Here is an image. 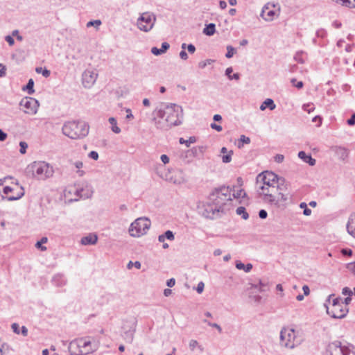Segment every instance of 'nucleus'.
<instances>
[{
    "label": "nucleus",
    "instance_id": "c03bdc74",
    "mask_svg": "<svg viewBox=\"0 0 355 355\" xmlns=\"http://www.w3.org/2000/svg\"><path fill=\"white\" fill-rule=\"evenodd\" d=\"M101 24V20H99V19H96V20H93V21H89V22L87 24V27H89V26H95V27H98V26H99Z\"/></svg>",
    "mask_w": 355,
    "mask_h": 355
},
{
    "label": "nucleus",
    "instance_id": "79ce46f5",
    "mask_svg": "<svg viewBox=\"0 0 355 355\" xmlns=\"http://www.w3.org/2000/svg\"><path fill=\"white\" fill-rule=\"evenodd\" d=\"M233 154V151L230 150L228 154L224 155L222 157V161L224 163H230L232 160V155Z\"/></svg>",
    "mask_w": 355,
    "mask_h": 355
},
{
    "label": "nucleus",
    "instance_id": "c85d7f7f",
    "mask_svg": "<svg viewBox=\"0 0 355 355\" xmlns=\"http://www.w3.org/2000/svg\"><path fill=\"white\" fill-rule=\"evenodd\" d=\"M34 81L32 78L29 79L26 86L22 87V90L27 91L28 94H33L34 93Z\"/></svg>",
    "mask_w": 355,
    "mask_h": 355
},
{
    "label": "nucleus",
    "instance_id": "6e6552de",
    "mask_svg": "<svg viewBox=\"0 0 355 355\" xmlns=\"http://www.w3.org/2000/svg\"><path fill=\"white\" fill-rule=\"evenodd\" d=\"M69 349L72 355L89 354L94 351V349L91 347V342L84 339H80L78 342H71Z\"/></svg>",
    "mask_w": 355,
    "mask_h": 355
},
{
    "label": "nucleus",
    "instance_id": "ea45409f",
    "mask_svg": "<svg viewBox=\"0 0 355 355\" xmlns=\"http://www.w3.org/2000/svg\"><path fill=\"white\" fill-rule=\"evenodd\" d=\"M214 62V60H211V59H207V60H205V61H201L198 63V67L200 69H204L206 67V66L207 64H210L213 63Z\"/></svg>",
    "mask_w": 355,
    "mask_h": 355
},
{
    "label": "nucleus",
    "instance_id": "49530a36",
    "mask_svg": "<svg viewBox=\"0 0 355 355\" xmlns=\"http://www.w3.org/2000/svg\"><path fill=\"white\" fill-rule=\"evenodd\" d=\"M343 304L340 297L334 298L332 300V307Z\"/></svg>",
    "mask_w": 355,
    "mask_h": 355
},
{
    "label": "nucleus",
    "instance_id": "680f3d73",
    "mask_svg": "<svg viewBox=\"0 0 355 355\" xmlns=\"http://www.w3.org/2000/svg\"><path fill=\"white\" fill-rule=\"evenodd\" d=\"M169 44L168 42H164L162 44L161 51L164 53L169 49Z\"/></svg>",
    "mask_w": 355,
    "mask_h": 355
},
{
    "label": "nucleus",
    "instance_id": "cd10ccee",
    "mask_svg": "<svg viewBox=\"0 0 355 355\" xmlns=\"http://www.w3.org/2000/svg\"><path fill=\"white\" fill-rule=\"evenodd\" d=\"M236 268L239 270H243L245 272H249L252 268V265L251 263H248L245 265L241 261H236Z\"/></svg>",
    "mask_w": 355,
    "mask_h": 355
},
{
    "label": "nucleus",
    "instance_id": "774afa93",
    "mask_svg": "<svg viewBox=\"0 0 355 355\" xmlns=\"http://www.w3.org/2000/svg\"><path fill=\"white\" fill-rule=\"evenodd\" d=\"M347 123L349 125H353L355 124V113L352 115L351 118L347 120Z\"/></svg>",
    "mask_w": 355,
    "mask_h": 355
},
{
    "label": "nucleus",
    "instance_id": "4c0bfd02",
    "mask_svg": "<svg viewBox=\"0 0 355 355\" xmlns=\"http://www.w3.org/2000/svg\"><path fill=\"white\" fill-rule=\"evenodd\" d=\"M246 193L243 189H239L236 191H234L232 194L233 197L234 198H244L245 196Z\"/></svg>",
    "mask_w": 355,
    "mask_h": 355
},
{
    "label": "nucleus",
    "instance_id": "412c9836",
    "mask_svg": "<svg viewBox=\"0 0 355 355\" xmlns=\"http://www.w3.org/2000/svg\"><path fill=\"white\" fill-rule=\"evenodd\" d=\"M98 241V236L94 234H89L86 236H83L80 240V243L83 245H94Z\"/></svg>",
    "mask_w": 355,
    "mask_h": 355
},
{
    "label": "nucleus",
    "instance_id": "e2e57ef3",
    "mask_svg": "<svg viewBox=\"0 0 355 355\" xmlns=\"http://www.w3.org/2000/svg\"><path fill=\"white\" fill-rule=\"evenodd\" d=\"M208 325L213 328H216L218 331L219 333L222 332V328L217 323L208 322Z\"/></svg>",
    "mask_w": 355,
    "mask_h": 355
},
{
    "label": "nucleus",
    "instance_id": "a878e982",
    "mask_svg": "<svg viewBox=\"0 0 355 355\" xmlns=\"http://www.w3.org/2000/svg\"><path fill=\"white\" fill-rule=\"evenodd\" d=\"M166 239L169 241L174 240L175 236L172 231L167 230L164 234H161L158 236V241L161 243H164Z\"/></svg>",
    "mask_w": 355,
    "mask_h": 355
},
{
    "label": "nucleus",
    "instance_id": "f3484780",
    "mask_svg": "<svg viewBox=\"0 0 355 355\" xmlns=\"http://www.w3.org/2000/svg\"><path fill=\"white\" fill-rule=\"evenodd\" d=\"M329 355H345L346 347H342L340 342H334L329 345Z\"/></svg>",
    "mask_w": 355,
    "mask_h": 355
},
{
    "label": "nucleus",
    "instance_id": "72a5a7b5",
    "mask_svg": "<svg viewBox=\"0 0 355 355\" xmlns=\"http://www.w3.org/2000/svg\"><path fill=\"white\" fill-rule=\"evenodd\" d=\"M181 144H184L187 147H189L191 144H193L196 141V139L195 137H190L189 139H184V138H180L179 140Z\"/></svg>",
    "mask_w": 355,
    "mask_h": 355
},
{
    "label": "nucleus",
    "instance_id": "a211bd4d",
    "mask_svg": "<svg viewBox=\"0 0 355 355\" xmlns=\"http://www.w3.org/2000/svg\"><path fill=\"white\" fill-rule=\"evenodd\" d=\"M330 150L341 160H345L348 157V150L345 147L334 146Z\"/></svg>",
    "mask_w": 355,
    "mask_h": 355
},
{
    "label": "nucleus",
    "instance_id": "ddd939ff",
    "mask_svg": "<svg viewBox=\"0 0 355 355\" xmlns=\"http://www.w3.org/2000/svg\"><path fill=\"white\" fill-rule=\"evenodd\" d=\"M327 307V313L333 318L341 319L346 316L348 313V308L343 304L331 307V310L329 309L328 306L324 304Z\"/></svg>",
    "mask_w": 355,
    "mask_h": 355
},
{
    "label": "nucleus",
    "instance_id": "bf43d9fd",
    "mask_svg": "<svg viewBox=\"0 0 355 355\" xmlns=\"http://www.w3.org/2000/svg\"><path fill=\"white\" fill-rule=\"evenodd\" d=\"M5 40L8 43L10 46H12L15 44V40L11 35H7L5 37Z\"/></svg>",
    "mask_w": 355,
    "mask_h": 355
},
{
    "label": "nucleus",
    "instance_id": "58836bf2",
    "mask_svg": "<svg viewBox=\"0 0 355 355\" xmlns=\"http://www.w3.org/2000/svg\"><path fill=\"white\" fill-rule=\"evenodd\" d=\"M227 52L225 54V57L227 58H232L235 53V49L233 46L228 45L227 46Z\"/></svg>",
    "mask_w": 355,
    "mask_h": 355
},
{
    "label": "nucleus",
    "instance_id": "6e6d98bb",
    "mask_svg": "<svg viewBox=\"0 0 355 355\" xmlns=\"http://www.w3.org/2000/svg\"><path fill=\"white\" fill-rule=\"evenodd\" d=\"M6 74V67L0 63V78L4 77Z\"/></svg>",
    "mask_w": 355,
    "mask_h": 355
},
{
    "label": "nucleus",
    "instance_id": "9b49d317",
    "mask_svg": "<svg viewBox=\"0 0 355 355\" xmlns=\"http://www.w3.org/2000/svg\"><path fill=\"white\" fill-rule=\"evenodd\" d=\"M19 105L24 108L26 114L33 115L37 112L39 102L34 98L25 97L21 100Z\"/></svg>",
    "mask_w": 355,
    "mask_h": 355
},
{
    "label": "nucleus",
    "instance_id": "864d4df0",
    "mask_svg": "<svg viewBox=\"0 0 355 355\" xmlns=\"http://www.w3.org/2000/svg\"><path fill=\"white\" fill-rule=\"evenodd\" d=\"M284 156L281 154H277L274 157L275 162L277 163H282L284 161Z\"/></svg>",
    "mask_w": 355,
    "mask_h": 355
},
{
    "label": "nucleus",
    "instance_id": "4468645a",
    "mask_svg": "<svg viewBox=\"0 0 355 355\" xmlns=\"http://www.w3.org/2000/svg\"><path fill=\"white\" fill-rule=\"evenodd\" d=\"M288 184L284 178H279L277 180L275 184L276 188L278 189L277 194L280 196L279 201L286 202L288 199V194L285 193L288 191Z\"/></svg>",
    "mask_w": 355,
    "mask_h": 355
},
{
    "label": "nucleus",
    "instance_id": "39448f33",
    "mask_svg": "<svg viewBox=\"0 0 355 355\" xmlns=\"http://www.w3.org/2000/svg\"><path fill=\"white\" fill-rule=\"evenodd\" d=\"M33 174L40 180H46L53 176L54 171L52 166L44 162H34L32 164Z\"/></svg>",
    "mask_w": 355,
    "mask_h": 355
},
{
    "label": "nucleus",
    "instance_id": "f03ea898",
    "mask_svg": "<svg viewBox=\"0 0 355 355\" xmlns=\"http://www.w3.org/2000/svg\"><path fill=\"white\" fill-rule=\"evenodd\" d=\"M89 125L85 121H72L64 123L62 133L72 139H80L85 137L89 133Z\"/></svg>",
    "mask_w": 355,
    "mask_h": 355
},
{
    "label": "nucleus",
    "instance_id": "5fc2aeb1",
    "mask_svg": "<svg viewBox=\"0 0 355 355\" xmlns=\"http://www.w3.org/2000/svg\"><path fill=\"white\" fill-rule=\"evenodd\" d=\"M151 53L155 55H162V53H164L163 52L161 51V49H158L157 47H153L151 49Z\"/></svg>",
    "mask_w": 355,
    "mask_h": 355
},
{
    "label": "nucleus",
    "instance_id": "20e7f679",
    "mask_svg": "<svg viewBox=\"0 0 355 355\" xmlns=\"http://www.w3.org/2000/svg\"><path fill=\"white\" fill-rule=\"evenodd\" d=\"M150 227V220L148 218L146 217L139 218L131 223L129 232L132 236L139 237L146 234Z\"/></svg>",
    "mask_w": 355,
    "mask_h": 355
},
{
    "label": "nucleus",
    "instance_id": "f257e3e1",
    "mask_svg": "<svg viewBox=\"0 0 355 355\" xmlns=\"http://www.w3.org/2000/svg\"><path fill=\"white\" fill-rule=\"evenodd\" d=\"M159 119L165 118L171 127L182 124L184 117L183 109L180 105L171 104L166 105L164 110L159 109L155 111Z\"/></svg>",
    "mask_w": 355,
    "mask_h": 355
},
{
    "label": "nucleus",
    "instance_id": "c756f323",
    "mask_svg": "<svg viewBox=\"0 0 355 355\" xmlns=\"http://www.w3.org/2000/svg\"><path fill=\"white\" fill-rule=\"evenodd\" d=\"M189 346L190 350L192 352L194 351L196 347H198L200 352H202L204 351V347L202 345H199L198 342L196 340H191L189 341Z\"/></svg>",
    "mask_w": 355,
    "mask_h": 355
},
{
    "label": "nucleus",
    "instance_id": "de8ad7c7",
    "mask_svg": "<svg viewBox=\"0 0 355 355\" xmlns=\"http://www.w3.org/2000/svg\"><path fill=\"white\" fill-rule=\"evenodd\" d=\"M342 294L344 295H348L347 297H351L353 294V292L349 288L345 287L343 288Z\"/></svg>",
    "mask_w": 355,
    "mask_h": 355
},
{
    "label": "nucleus",
    "instance_id": "37998d69",
    "mask_svg": "<svg viewBox=\"0 0 355 355\" xmlns=\"http://www.w3.org/2000/svg\"><path fill=\"white\" fill-rule=\"evenodd\" d=\"M19 146H20V150H19L20 153L25 154L26 152V149L28 148L27 143L25 141H20Z\"/></svg>",
    "mask_w": 355,
    "mask_h": 355
},
{
    "label": "nucleus",
    "instance_id": "13d9d810",
    "mask_svg": "<svg viewBox=\"0 0 355 355\" xmlns=\"http://www.w3.org/2000/svg\"><path fill=\"white\" fill-rule=\"evenodd\" d=\"M259 216L261 219H265L268 216V213H267V211L265 209H261L259 211Z\"/></svg>",
    "mask_w": 355,
    "mask_h": 355
},
{
    "label": "nucleus",
    "instance_id": "6ab92c4d",
    "mask_svg": "<svg viewBox=\"0 0 355 355\" xmlns=\"http://www.w3.org/2000/svg\"><path fill=\"white\" fill-rule=\"evenodd\" d=\"M276 12L273 10L270 9V4L265 5L261 10V17L267 21H272Z\"/></svg>",
    "mask_w": 355,
    "mask_h": 355
},
{
    "label": "nucleus",
    "instance_id": "7c9ffc66",
    "mask_svg": "<svg viewBox=\"0 0 355 355\" xmlns=\"http://www.w3.org/2000/svg\"><path fill=\"white\" fill-rule=\"evenodd\" d=\"M236 213L241 216L242 218L244 220H247L249 218V214L244 207H239L236 210Z\"/></svg>",
    "mask_w": 355,
    "mask_h": 355
},
{
    "label": "nucleus",
    "instance_id": "4d7b16f0",
    "mask_svg": "<svg viewBox=\"0 0 355 355\" xmlns=\"http://www.w3.org/2000/svg\"><path fill=\"white\" fill-rule=\"evenodd\" d=\"M239 141L242 142L243 144H250V139L248 137H245V135H241L240 137Z\"/></svg>",
    "mask_w": 355,
    "mask_h": 355
},
{
    "label": "nucleus",
    "instance_id": "09e8293b",
    "mask_svg": "<svg viewBox=\"0 0 355 355\" xmlns=\"http://www.w3.org/2000/svg\"><path fill=\"white\" fill-rule=\"evenodd\" d=\"M303 109H304V110L310 113L311 112H312L314 110V107H313V104H304L303 105Z\"/></svg>",
    "mask_w": 355,
    "mask_h": 355
},
{
    "label": "nucleus",
    "instance_id": "3c124183",
    "mask_svg": "<svg viewBox=\"0 0 355 355\" xmlns=\"http://www.w3.org/2000/svg\"><path fill=\"white\" fill-rule=\"evenodd\" d=\"M347 268L355 275V261L347 265Z\"/></svg>",
    "mask_w": 355,
    "mask_h": 355
},
{
    "label": "nucleus",
    "instance_id": "b1692460",
    "mask_svg": "<svg viewBox=\"0 0 355 355\" xmlns=\"http://www.w3.org/2000/svg\"><path fill=\"white\" fill-rule=\"evenodd\" d=\"M266 107L269 108L270 110H273L275 109L276 105L275 104L272 99H271V98L266 99L261 105L260 110L263 111V110H266Z\"/></svg>",
    "mask_w": 355,
    "mask_h": 355
},
{
    "label": "nucleus",
    "instance_id": "338daca9",
    "mask_svg": "<svg viewBox=\"0 0 355 355\" xmlns=\"http://www.w3.org/2000/svg\"><path fill=\"white\" fill-rule=\"evenodd\" d=\"M180 57L181 59H182L184 60H187L188 59V54L186 52V51L182 50L180 52Z\"/></svg>",
    "mask_w": 355,
    "mask_h": 355
},
{
    "label": "nucleus",
    "instance_id": "bb28decb",
    "mask_svg": "<svg viewBox=\"0 0 355 355\" xmlns=\"http://www.w3.org/2000/svg\"><path fill=\"white\" fill-rule=\"evenodd\" d=\"M216 26L213 23H210L204 28L203 33L207 36H211L215 33Z\"/></svg>",
    "mask_w": 355,
    "mask_h": 355
},
{
    "label": "nucleus",
    "instance_id": "393cba45",
    "mask_svg": "<svg viewBox=\"0 0 355 355\" xmlns=\"http://www.w3.org/2000/svg\"><path fill=\"white\" fill-rule=\"evenodd\" d=\"M161 119H157L156 117L153 118L155 125L157 129L168 130L171 128V125H169L168 123H167L166 121H162Z\"/></svg>",
    "mask_w": 355,
    "mask_h": 355
},
{
    "label": "nucleus",
    "instance_id": "052dcab7",
    "mask_svg": "<svg viewBox=\"0 0 355 355\" xmlns=\"http://www.w3.org/2000/svg\"><path fill=\"white\" fill-rule=\"evenodd\" d=\"M204 287H205V284L202 282H200L198 284V286H197V288H196V291L198 293H201L203 290H204Z\"/></svg>",
    "mask_w": 355,
    "mask_h": 355
},
{
    "label": "nucleus",
    "instance_id": "a18cd8bd",
    "mask_svg": "<svg viewBox=\"0 0 355 355\" xmlns=\"http://www.w3.org/2000/svg\"><path fill=\"white\" fill-rule=\"evenodd\" d=\"M302 52H297V53L295 55V56H294V60H295L296 62H299V63H301V64H302V63H304V61L303 58H302Z\"/></svg>",
    "mask_w": 355,
    "mask_h": 355
},
{
    "label": "nucleus",
    "instance_id": "69168bd1",
    "mask_svg": "<svg viewBox=\"0 0 355 355\" xmlns=\"http://www.w3.org/2000/svg\"><path fill=\"white\" fill-rule=\"evenodd\" d=\"M12 331H13L15 334H19L20 331H19V324H17V323H13V324H12Z\"/></svg>",
    "mask_w": 355,
    "mask_h": 355
},
{
    "label": "nucleus",
    "instance_id": "8fccbe9b",
    "mask_svg": "<svg viewBox=\"0 0 355 355\" xmlns=\"http://www.w3.org/2000/svg\"><path fill=\"white\" fill-rule=\"evenodd\" d=\"M259 291L260 292L266 291V288L267 287V284L263 282L261 280H259Z\"/></svg>",
    "mask_w": 355,
    "mask_h": 355
},
{
    "label": "nucleus",
    "instance_id": "4be33fe9",
    "mask_svg": "<svg viewBox=\"0 0 355 355\" xmlns=\"http://www.w3.org/2000/svg\"><path fill=\"white\" fill-rule=\"evenodd\" d=\"M24 193H25L24 190L22 187H20V191L17 193V194L15 196H7V197L2 195L1 191L0 190V202H1L3 200H6V199L8 201L17 200L20 199L21 198H22L24 196Z\"/></svg>",
    "mask_w": 355,
    "mask_h": 355
},
{
    "label": "nucleus",
    "instance_id": "dca6fc26",
    "mask_svg": "<svg viewBox=\"0 0 355 355\" xmlns=\"http://www.w3.org/2000/svg\"><path fill=\"white\" fill-rule=\"evenodd\" d=\"M166 180L175 184H180L185 181L183 172L181 170L169 171L166 174Z\"/></svg>",
    "mask_w": 355,
    "mask_h": 355
},
{
    "label": "nucleus",
    "instance_id": "5701e85b",
    "mask_svg": "<svg viewBox=\"0 0 355 355\" xmlns=\"http://www.w3.org/2000/svg\"><path fill=\"white\" fill-rule=\"evenodd\" d=\"M298 157L311 166L315 164V159L312 157L311 154L307 155L304 151H300Z\"/></svg>",
    "mask_w": 355,
    "mask_h": 355
},
{
    "label": "nucleus",
    "instance_id": "a19ab883",
    "mask_svg": "<svg viewBox=\"0 0 355 355\" xmlns=\"http://www.w3.org/2000/svg\"><path fill=\"white\" fill-rule=\"evenodd\" d=\"M132 266H135L137 269H140L141 264L139 261H136L135 262H132V261H130L127 265V268L128 269H131Z\"/></svg>",
    "mask_w": 355,
    "mask_h": 355
},
{
    "label": "nucleus",
    "instance_id": "423d86ee",
    "mask_svg": "<svg viewBox=\"0 0 355 355\" xmlns=\"http://www.w3.org/2000/svg\"><path fill=\"white\" fill-rule=\"evenodd\" d=\"M280 344L285 347L293 349L300 344L296 340V332L293 329L283 328L280 332Z\"/></svg>",
    "mask_w": 355,
    "mask_h": 355
},
{
    "label": "nucleus",
    "instance_id": "473e14b6",
    "mask_svg": "<svg viewBox=\"0 0 355 355\" xmlns=\"http://www.w3.org/2000/svg\"><path fill=\"white\" fill-rule=\"evenodd\" d=\"M334 2L338 4H340L343 6L352 8H353L352 0H332Z\"/></svg>",
    "mask_w": 355,
    "mask_h": 355
},
{
    "label": "nucleus",
    "instance_id": "2f4dec72",
    "mask_svg": "<svg viewBox=\"0 0 355 355\" xmlns=\"http://www.w3.org/2000/svg\"><path fill=\"white\" fill-rule=\"evenodd\" d=\"M110 123L112 125V130L116 134L121 132V129L116 125V121L114 117H110L109 119Z\"/></svg>",
    "mask_w": 355,
    "mask_h": 355
},
{
    "label": "nucleus",
    "instance_id": "aec40b11",
    "mask_svg": "<svg viewBox=\"0 0 355 355\" xmlns=\"http://www.w3.org/2000/svg\"><path fill=\"white\" fill-rule=\"evenodd\" d=\"M347 231L349 234L355 238V213L350 214L347 223Z\"/></svg>",
    "mask_w": 355,
    "mask_h": 355
},
{
    "label": "nucleus",
    "instance_id": "2eb2a0df",
    "mask_svg": "<svg viewBox=\"0 0 355 355\" xmlns=\"http://www.w3.org/2000/svg\"><path fill=\"white\" fill-rule=\"evenodd\" d=\"M98 77L97 73L92 70L87 69L82 75V83L85 88H90L96 82Z\"/></svg>",
    "mask_w": 355,
    "mask_h": 355
},
{
    "label": "nucleus",
    "instance_id": "e433bc0d",
    "mask_svg": "<svg viewBox=\"0 0 355 355\" xmlns=\"http://www.w3.org/2000/svg\"><path fill=\"white\" fill-rule=\"evenodd\" d=\"M47 238L46 237H42L40 241H37L35 244V247L37 248H40L41 250L44 251L46 250V248L44 246H42V243H46L47 242Z\"/></svg>",
    "mask_w": 355,
    "mask_h": 355
},
{
    "label": "nucleus",
    "instance_id": "7ed1b4c3",
    "mask_svg": "<svg viewBox=\"0 0 355 355\" xmlns=\"http://www.w3.org/2000/svg\"><path fill=\"white\" fill-rule=\"evenodd\" d=\"M231 191L232 190L229 187L223 186L220 188H216L210 193L209 200L214 203L217 208L221 209V213L223 214L225 212L224 206L226 202L232 200Z\"/></svg>",
    "mask_w": 355,
    "mask_h": 355
},
{
    "label": "nucleus",
    "instance_id": "0eeeda50",
    "mask_svg": "<svg viewBox=\"0 0 355 355\" xmlns=\"http://www.w3.org/2000/svg\"><path fill=\"white\" fill-rule=\"evenodd\" d=\"M156 21L155 14L150 12L142 13L137 19V28L144 32L150 31L154 26Z\"/></svg>",
    "mask_w": 355,
    "mask_h": 355
},
{
    "label": "nucleus",
    "instance_id": "c9c22d12",
    "mask_svg": "<svg viewBox=\"0 0 355 355\" xmlns=\"http://www.w3.org/2000/svg\"><path fill=\"white\" fill-rule=\"evenodd\" d=\"M35 71L38 73H42V76L45 78H48L51 74V71L47 69H43L42 67H37L35 69Z\"/></svg>",
    "mask_w": 355,
    "mask_h": 355
},
{
    "label": "nucleus",
    "instance_id": "f8f14e48",
    "mask_svg": "<svg viewBox=\"0 0 355 355\" xmlns=\"http://www.w3.org/2000/svg\"><path fill=\"white\" fill-rule=\"evenodd\" d=\"M278 178L279 177L274 173L266 171L258 175L257 182V183L261 182L263 184L261 186L268 187L271 184L275 185Z\"/></svg>",
    "mask_w": 355,
    "mask_h": 355
},
{
    "label": "nucleus",
    "instance_id": "9d476101",
    "mask_svg": "<svg viewBox=\"0 0 355 355\" xmlns=\"http://www.w3.org/2000/svg\"><path fill=\"white\" fill-rule=\"evenodd\" d=\"M199 213L205 218L216 219L221 216V209L217 208L214 203L209 202L202 207H198Z\"/></svg>",
    "mask_w": 355,
    "mask_h": 355
},
{
    "label": "nucleus",
    "instance_id": "0e129e2a",
    "mask_svg": "<svg viewBox=\"0 0 355 355\" xmlns=\"http://www.w3.org/2000/svg\"><path fill=\"white\" fill-rule=\"evenodd\" d=\"M211 128L214 130H216V131L218 132H220L222 130H223V128L221 125H217L215 123H212L211 125H210Z\"/></svg>",
    "mask_w": 355,
    "mask_h": 355
},
{
    "label": "nucleus",
    "instance_id": "603ef678",
    "mask_svg": "<svg viewBox=\"0 0 355 355\" xmlns=\"http://www.w3.org/2000/svg\"><path fill=\"white\" fill-rule=\"evenodd\" d=\"M88 156L89 158L94 159V160H97L98 159V153L94 150L91 151L89 153Z\"/></svg>",
    "mask_w": 355,
    "mask_h": 355
},
{
    "label": "nucleus",
    "instance_id": "1a4fd4ad",
    "mask_svg": "<svg viewBox=\"0 0 355 355\" xmlns=\"http://www.w3.org/2000/svg\"><path fill=\"white\" fill-rule=\"evenodd\" d=\"M259 189L261 190L260 195L263 196V200L266 202L279 207V198L276 196L278 189L276 188L275 185L260 186Z\"/></svg>",
    "mask_w": 355,
    "mask_h": 355
},
{
    "label": "nucleus",
    "instance_id": "f704fd0d",
    "mask_svg": "<svg viewBox=\"0 0 355 355\" xmlns=\"http://www.w3.org/2000/svg\"><path fill=\"white\" fill-rule=\"evenodd\" d=\"M300 207L301 209H304L303 214L304 216H310L311 214V210L309 208L307 207V205H306V202H301L300 204Z\"/></svg>",
    "mask_w": 355,
    "mask_h": 355
}]
</instances>
